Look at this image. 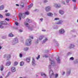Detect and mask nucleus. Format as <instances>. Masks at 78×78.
Here are the masks:
<instances>
[{
	"label": "nucleus",
	"mask_w": 78,
	"mask_h": 78,
	"mask_svg": "<svg viewBox=\"0 0 78 78\" xmlns=\"http://www.w3.org/2000/svg\"><path fill=\"white\" fill-rule=\"evenodd\" d=\"M19 31L20 32H23V30L22 29L20 30Z\"/></svg>",
	"instance_id": "obj_53"
},
{
	"label": "nucleus",
	"mask_w": 78,
	"mask_h": 78,
	"mask_svg": "<svg viewBox=\"0 0 78 78\" xmlns=\"http://www.w3.org/2000/svg\"><path fill=\"white\" fill-rule=\"evenodd\" d=\"M68 55H72V52H69L67 53Z\"/></svg>",
	"instance_id": "obj_36"
},
{
	"label": "nucleus",
	"mask_w": 78,
	"mask_h": 78,
	"mask_svg": "<svg viewBox=\"0 0 78 78\" xmlns=\"http://www.w3.org/2000/svg\"><path fill=\"white\" fill-rule=\"evenodd\" d=\"M62 3L63 4V5H64V4H65V2L64 1H62Z\"/></svg>",
	"instance_id": "obj_57"
},
{
	"label": "nucleus",
	"mask_w": 78,
	"mask_h": 78,
	"mask_svg": "<svg viewBox=\"0 0 78 78\" xmlns=\"http://www.w3.org/2000/svg\"><path fill=\"white\" fill-rule=\"evenodd\" d=\"M70 69H69L67 70V74H70Z\"/></svg>",
	"instance_id": "obj_29"
},
{
	"label": "nucleus",
	"mask_w": 78,
	"mask_h": 78,
	"mask_svg": "<svg viewBox=\"0 0 78 78\" xmlns=\"http://www.w3.org/2000/svg\"><path fill=\"white\" fill-rule=\"evenodd\" d=\"M71 0H66V2L67 3H69L70 1Z\"/></svg>",
	"instance_id": "obj_52"
},
{
	"label": "nucleus",
	"mask_w": 78,
	"mask_h": 78,
	"mask_svg": "<svg viewBox=\"0 0 78 78\" xmlns=\"http://www.w3.org/2000/svg\"><path fill=\"white\" fill-rule=\"evenodd\" d=\"M58 77V74H56L55 75V78H57Z\"/></svg>",
	"instance_id": "obj_43"
},
{
	"label": "nucleus",
	"mask_w": 78,
	"mask_h": 78,
	"mask_svg": "<svg viewBox=\"0 0 78 78\" xmlns=\"http://www.w3.org/2000/svg\"><path fill=\"white\" fill-rule=\"evenodd\" d=\"M33 6V4H31L30 5H29V6H28V8H30L31 7H32Z\"/></svg>",
	"instance_id": "obj_32"
},
{
	"label": "nucleus",
	"mask_w": 78,
	"mask_h": 78,
	"mask_svg": "<svg viewBox=\"0 0 78 78\" xmlns=\"http://www.w3.org/2000/svg\"><path fill=\"white\" fill-rule=\"evenodd\" d=\"M32 40L30 39H27L26 40V41L25 43V45H27V46H30L31 45Z\"/></svg>",
	"instance_id": "obj_1"
},
{
	"label": "nucleus",
	"mask_w": 78,
	"mask_h": 78,
	"mask_svg": "<svg viewBox=\"0 0 78 78\" xmlns=\"http://www.w3.org/2000/svg\"><path fill=\"white\" fill-rule=\"evenodd\" d=\"M43 57H44L45 58H48V56L46 55H43Z\"/></svg>",
	"instance_id": "obj_39"
},
{
	"label": "nucleus",
	"mask_w": 78,
	"mask_h": 78,
	"mask_svg": "<svg viewBox=\"0 0 78 78\" xmlns=\"http://www.w3.org/2000/svg\"><path fill=\"white\" fill-rule=\"evenodd\" d=\"M41 76H44V78H46V74H45V73H41Z\"/></svg>",
	"instance_id": "obj_18"
},
{
	"label": "nucleus",
	"mask_w": 78,
	"mask_h": 78,
	"mask_svg": "<svg viewBox=\"0 0 78 78\" xmlns=\"http://www.w3.org/2000/svg\"><path fill=\"white\" fill-rule=\"evenodd\" d=\"M40 20H41V22H42V20H43V18H42L40 19Z\"/></svg>",
	"instance_id": "obj_59"
},
{
	"label": "nucleus",
	"mask_w": 78,
	"mask_h": 78,
	"mask_svg": "<svg viewBox=\"0 0 78 78\" xmlns=\"http://www.w3.org/2000/svg\"><path fill=\"white\" fill-rule=\"evenodd\" d=\"M28 49H29V48H24L23 49V50L24 51H28Z\"/></svg>",
	"instance_id": "obj_24"
},
{
	"label": "nucleus",
	"mask_w": 78,
	"mask_h": 78,
	"mask_svg": "<svg viewBox=\"0 0 78 78\" xmlns=\"http://www.w3.org/2000/svg\"><path fill=\"white\" fill-rule=\"evenodd\" d=\"M25 14L26 15H29L30 13H29L28 12H25Z\"/></svg>",
	"instance_id": "obj_40"
},
{
	"label": "nucleus",
	"mask_w": 78,
	"mask_h": 78,
	"mask_svg": "<svg viewBox=\"0 0 78 78\" xmlns=\"http://www.w3.org/2000/svg\"><path fill=\"white\" fill-rule=\"evenodd\" d=\"M44 3H47V2H48V1L45 0L44 1Z\"/></svg>",
	"instance_id": "obj_55"
},
{
	"label": "nucleus",
	"mask_w": 78,
	"mask_h": 78,
	"mask_svg": "<svg viewBox=\"0 0 78 78\" xmlns=\"http://www.w3.org/2000/svg\"><path fill=\"white\" fill-rule=\"evenodd\" d=\"M59 18H56L55 19V20H59Z\"/></svg>",
	"instance_id": "obj_54"
},
{
	"label": "nucleus",
	"mask_w": 78,
	"mask_h": 78,
	"mask_svg": "<svg viewBox=\"0 0 78 78\" xmlns=\"http://www.w3.org/2000/svg\"><path fill=\"white\" fill-rule=\"evenodd\" d=\"M70 60H72V61H73L74 60V58L73 57H71L69 58Z\"/></svg>",
	"instance_id": "obj_37"
},
{
	"label": "nucleus",
	"mask_w": 78,
	"mask_h": 78,
	"mask_svg": "<svg viewBox=\"0 0 78 78\" xmlns=\"http://www.w3.org/2000/svg\"><path fill=\"white\" fill-rule=\"evenodd\" d=\"M74 64H77L78 63V59H76L74 62Z\"/></svg>",
	"instance_id": "obj_33"
},
{
	"label": "nucleus",
	"mask_w": 78,
	"mask_h": 78,
	"mask_svg": "<svg viewBox=\"0 0 78 78\" xmlns=\"http://www.w3.org/2000/svg\"><path fill=\"white\" fill-rule=\"evenodd\" d=\"M4 8V6H3V5H2L0 6V10H2V9H3Z\"/></svg>",
	"instance_id": "obj_26"
},
{
	"label": "nucleus",
	"mask_w": 78,
	"mask_h": 78,
	"mask_svg": "<svg viewBox=\"0 0 78 78\" xmlns=\"http://www.w3.org/2000/svg\"><path fill=\"white\" fill-rule=\"evenodd\" d=\"M15 23L16 25H19V23H18L17 22H15Z\"/></svg>",
	"instance_id": "obj_49"
},
{
	"label": "nucleus",
	"mask_w": 78,
	"mask_h": 78,
	"mask_svg": "<svg viewBox=\"0 0 78 78\" xmlns=\"http://www.w3.org/2000/svg\"><path fill=\"white\" fill-rule=\"evenodd\" d=\"M9 37H13L14 36V35L13 34H10L9 35Z\"/></svg>",
	"instance_id": "obj_34"
},
{
	"label": "nucleus",
	"mask_w": 78,
	"mask_h": 78,
	"mask_svg": "<svg viewBox=\"0 0 78 78\" xmlns=\"http://www.w3.org/2000/svg\"><path fill=\"white\" fill-rule=\"evenodd\" d=\"M64 22V20H59L58 22L56 23V24L58 25H62V23Z\"/></svg>",
	"instance_id": "obj_7"
},
{
	"label": "nucleus",
	"mask_w": 78,
	"mask_h": 78,
	"mask_svg": "<svg viewBox=\"0 0 78 78\" xmlns=\"http://www.w3.org/2000/svg\"><path fill=\"white\" fill-rule=\"evenodd\" d=\"M49 61H51V66H54V62L53 60H52L50 58H49Z\"/></svg>",
	"instance_id": "obj_16"
},
{
	"label": "nucleus",
	"mask_w": 78,
	"mask_h": 78,
	"mask_svg": "<svg viewBox=\"0 0 78 78\" xmlns=\"http://www.w3.org/2000/svg\"><path fill=\"white\" fill-rule=\"evenodd\" d=\"M29 37H30V38H31V39H33V36L32 35H30L29 36Z\"/></svg>",
	"instance_id": "obj_46"
},
{
	"label": "nucleus",
	"mask_w": 78,
	"mask_h": 78,
	"mask_svg": "<svg viewBox=\"0 0 78 78\" xmlns=\"http://www.w3.org/2000/svg\"><path fill=\"white\" fill-rule=\"evenodd\" d=\"M10 65H11V62L10 61H9L7 62L6 65L9 66Z\"/></svg>",
	"instance_id": "obj_21"
},
{
	"label": "nucleus",
	"mask_w": 78,
	"mask_h": 78,
	"mask_svg": "<svg viewBox=\"0 0 78 78\" xmlns=\"http://www.w3.org/2000/svg\"><path fill=\"white\" fill-rule=\"evenodd\" d=\"M40 58V55H38L37 57L36 58L37 59H39Z\"/></svg>",
	"instance_id": "obj_45"
},
{
	"label": "nucleus",
	"mask_w": 78,
	"mask_h": 78,
	"mask_svg": "<svg viewBox=\"0 0 78 78\" xmlns=\"http://www.w3.org/2000/svg\"><path fill=\"white\" fill-rule=\"evenodd\" d=\"M54 14L55 16H56V15H57V13H54Z\"/></svg>",
	"instance_id": "obj_63"
},
{
	"label": "nucleus",
	"mask_w": 78,
	"mask_h": 78,
	"mask_svg": "<svg viewBox=\"0 0 78 78\" xmlns=\"http://www.w3.org/2000/svg\"><path fill=\"white\" fill-rule=\"evenodd\" d=\"M18 16L20 20H21V17H22V18H23V19H24L25 17V14L22 13H19Z\"/></svg>",
	"instance_id": "obj_4"
},
{
	"label": "nucleus",
	"mask_w": 78,
	"mask_h": 78,
	"mask_svg": "<svg viewBox=\"0 0 78 78\" xmlns=\"http://www.w3.org/2000/svg\"><path fill=\"white\" fill-rule=\"evenodd\" d=\"M24 64V62H20V66H23Z\"/></svg>",
	"instance_id": "obj_27"
},
{
	"label": "nucleus",
	"mask_w": 78,
	"mask_h": 78,
	"mask_svg": "<svg viewBox=\"0 0 78 78\" xmlns=\"http://www.w3.org/2000/svg\"><path fill=\"white\" fill-rule=\"evenodd\" d=\"M30 57H29L26 58V61L27 62H30Z\"/></svg>",
	"instance_id": "obj_17"
},
{
	"label": "nucleus",
	"mask_w": 78,
	"mask_h": 78,
	"mask_svg": "<svg viewBox=\"0 0 78 78\" xmlns=\"http://www.w3.org/2000/svg\"><path fill=\"white\" fill-rule=\"evenodd\" d=\"M48 41V39H47V38H45L43 41V42L42 43V44H44V43H45V42H46V41Z\"/></svg>",
	"instance_id": "obj_25"
},
{
	"label": "nucleus",
	"mask_w": 78,
	"mask_h": 78,
	"mask_svg": "<svg viewBox=\"0 0 78 78\" xmlns=\"http://www.w3.org/2000/svg\"><path fill=\"white\" fill-rule=\"evenodd\" d=\"M76 7L74 6V10H75V9H76Z\"/></svg>",
	"instance_id": "obj_64"
},
{
	"label": "nucleus",
	"mask_w": 78,
	"mask_h": 78,
	"mask_svg": "<svg viewBox=\"0 0 78 78\" xmlns=\"http://www.w3.org/2000/svg\"><path fill=\"white\" fill-rule=\"evenodd\" d=\"M0 68H1V71H3V69H4L3 66V65H2L1 66Z\"/></svg>",
	"instance_id": "obj_30"
},
{
	"label": "nucleus",
	"mask_w": 78,
	"mask_h": 78,
	"mask_svg": "<svg viewBox=\"0 0 78 78\" xmlns=\"http://www.w3.org/2000/svg\"><path fill=\"white\" fill-rule=\"evenodd\" d=\"M11 71L12 72H16V68L14 67H12L11 69Z\"/></svg>",
	"instance_id": "obj_19"
},
{
	"label": "nucleus",
	"mask_w": 78,
	"mask_h": 78,
	"mask_svg": "<svg viewBox=\"0 0 78 78\" xmlns=\"http://www.w3.org/2000/svg\"><path fill=\"white\" fill-rule=\"evenodd\" d=\"M24 24L27 27H30V26L29 25V24H28V23L27 22H24Z\"/></svg>",
	"instance_id": "obj_23"
},
{
	"label": "nucleus",
	"mask_w": 78,
	"mask_h": 78,
	"mask_svg": "<svg viewBox=\"0 0 78 78\" xmlns=\"http://www.w3.org/2000/svg\"><path fill=\"white\" fill-rule=\"evenodd\" d=\"M22 56H23L22 54H20V58H22Z\"/></svg>",
	"instance_id": "obj_47"
},
{
	"label": "nucleus",
	"mask_w": 78,
	"mask_h": 78,
	"mask_svg": "<svg viewBox=\"0 0 78 78\" xmlns=\"http://www.w3.org/2000/svg\"><path fill=\"white\" fill-rule=\"evenodd\" d=\"M59 34H64L65 33V31L63 29H62L59 30Z\"/></svg>",
	"instance_id": "obj_5"
},
{
	"label": "nucleus",
	"mask_w": 78,
	"mask_h": 78,
	"mask_svg": "<svg viewBox=\"0 0 78 78\" xmlns=\"http://www.w3.org/2000/svg\"><path fill=\"white\" fill-rule=\"evenodd\" d=\"M54 6L55 7L57 8H59L61 7V5L59 4L58 5L56 4H55Z\"/></svg>",
	"instance_id": "obj_12"
},
{
	"label": "nucleus",
	"mask_w": 78,
	"mask_h": 78,
	"mask_svg": "<svg viewBox=\"0 0 78 78\" xmlns=\"http://www.w3.org/2000/svg\"><path fill=\"white\" fill-rule=\"evenodd\" d=\"M72 1L73 2H76V0H72Z\"/></svg>",
	"instance_id": "obj_61"
},
{
	"label": "nucleus",
	"mask_w": 78,
	"mask_h": 78,
	"mask_svg": "<svg viewBox=\"0 0 78 78\" xmlns=\"http://www.w3.org/2000/svg\"><path fill=\"white\" fill-rule=\"evenodd\" d=\"M7 22L5 21L0 22V28H4V25H6Z\"/></svg>",
	"instance_id": "obj_2"
},
{
	"label": "nucleus",
	"mask_w": 78,
	"mask_h": 78,
	"mask_svg": "<svg viewBox=\"0 0 78 78\" xmlns=\"http://www.w3.org/2000/svg\"><path fill=\"white\" fill-rule=\"evenodd\" d=\"M5 15L6 16H10V15H11V14L9 13H5Z\"/></svg>",
	"instance_id": "obj_31"
},
{
	"label": "nucleus",
	"mask_w": 78,
	"mask_h": 78,
	"mask_svg": "<svg viewBox=\"0 0 78 78\" xmlns=\"http://www.w3.org/2000/svg\"><path fill=\"white\" fill-rule=\"evenodd\" d=\"M59 12L60 14H61V15H62V14H64V11H63V10H59Z\"/></svg>",
	"instance_id": "obj_15"
},
{
	"label": "nucleus",
	"mask_w": 78,
	"mask_h": 78,
	"mask_svg": "<svg viewBox=\"0 0 78 78\" xmlns=\"http://www.w3.org/2000/svg\"><path fill=\"white\" fill-rule=\"evenodd\" d=\"M44 36L43 35L39 37V40L40 41H41V40H42V39H43L44 38Z\"/></svg>",
	"instance_id": "obj_22"
},
{
	"label": "nucleus",
	"mask_w": 78,
	"mask_h": 78,
	"mask_svg": "<svg viewBox=\"0 0 78 78\" xmlns=\"http://www.w3.org/2000/svg\"><path fill=\"white\" fill-rule=\"evenodd\" d=\"M17 43H18V39L17 38H16L11 41V45H15V44Z\"/></svg>",
	"instance_id": "obj_3"
},
{
	"label": "nucleus",
	"mask_w": 78,
	"mask_h": 78,
	"mask_svg": "<svg viewBox=\"0 0 78 78\" xmlns=\"http://www.w3.org/2000/svg\"><path fill=\"white\" fill-rule=\"evenodd\" d=\"M45 9L46 11H50V7L49 6L45 8Z\"/></svg>",
	"instance_id": "obj_10"
},
{
	"label": "nucleus",
	"mask_w": 78,
	"mask_h": 78,
	"mask_svg": "<svg viewBox=\"0 0 78 78\" xmlns=\"http://www.w3.org/2000/svg\"><path fill=\"white\" fill-rule=\"evenodd\" d=\"M56 59L57 60L58 63L59 64L61 62V60L59 59V57H58V58H56Z\"/></svg>",
	"instance_id": "obj_9"
},
{
	"label": "nucleus",
	"mask_w": 78,
	"mask_h": 78,
	"mask_svg": "<svg viewBox=\"0 0 78 78\" xmlns=\"http://www.w3.org/2000/svg\"><path fill=\"white\" fill-rule=\"evenodd\" d=\"M36 44H38L39 43V41L37 40L36 41Z\"/></svg>",
	"instance_id": "obj_51"
},
{
	"label": "nucleus",
	"mask_w": 78,
	"mask_h": 78,
	"mask_svg": "<svg viewBox=\"0 0 78 78\" xmlns=\"http://www.w3.org/2000/svg\"><path fill=\"white\" fill-rule=\"evenodd\" d=\"M20 5L22 8H23L24 7V3L22 2H20Z\"/></svg>",
	"instance_id": "obj_8"
},
{
	"label": "nucleus",
	"mask_w": 78,
	"mask_h": 78,
	"mask_svg": "<svg viewBox=\"0 0 78 78\" xmlns=\"http://www.w3.org/2000/svg\"><path fill=\"white\" fill-rule=\"evenodd\" d=\"M75 47V45L74 44H71L69 45V48L71 49L72 48H74V47Z\"/></svg>",
	"instance_id": "obj_13"
},
{
	"label": "nucleus",
	"mask_w": 78,
	"mask_h": 78,
	"mask_svg": "<svg viewBox=\"0 0 78 78\" xmlns=\"http://www.w3.org/2000/svg\"><path fill=\"white\" fill-rule=\"evenodd\" d=\"M7 58H8L7 59V60H8V59H9V58H11V55H7Z\"/></svg>",
	"instance_id": "obj_35"
},
{
	"label": "nucleus",
	"mask_w": 78,
	"mask_h": 78,
	"mask_svg": "<svg viewBox=\"0 0 78 78\" xmlns=\"http://www.w3.org/2000/svg\"><path fill=\"white\" fill-rule=\"evenodd\" d=\"M48 52V50H46L45 51V52H46V53H47Z\"/></svg>",
	"instance_id": "obj_60"
},
{
	"label": "nucleus",
	"mask_w": 78,
	"mask_h": 78,
	"mask_svg": "<svg viewBox=\"0 0 78 78\" xmlns=\"http://www.w3.org/2000/svg\"><path fill=\"white\" fill-rule=\"evenodd\" d=\"M64 74H65V72H64L63 73H62V75H64Z\"/></svg>",
	"instance_id": "obj_62"
},
{
	"label": "nucleus",
	"mask_w": 78,
	"mask_h": 78,
	"mask_svg": "<svg viewBox=\"0 0 78 78\" xmlns=\"http://www.w3.org/2000/svg\"><path fill=\"white\" fill-rule=\"evenodd\" d=\"M5 20H6V21H9V19L6 18L5 19Z\"/></svg>",
	"instance_id": "obj_50"
},
{
	"label": "nucleus",
	"mask_w": 78,
	"mask_h": 78,
	"mask_svg": "<svg viewBox=\"0 0 78 78\" xmlns=\"http://www.w3.org/2000/svg\"><path fill=\"white\" fill-rule=\"evenodd\" d=\"M2 39H6V36H3L2 37Z\"/></svg>",
	"instance_id": "obj_42"
},
{
	"label": "nucleus",
	"mask_w": 78,
	"mask_h": 78,
	"mask_svg": "<svg viewBox=\"0 0 78 78\" xmlns=\"http://www.w3.org/2000/svg\"><path fill=\"white\" fill-rule=\"evenodd\" d=\"M48 67L49 69H51V65H49L48 66Z\"/></svg>",
	"instance_id": "obj_58"
},
{
	"label": "nucleus",
	"mask_w": 78,
	"mask_h": 78,
	"mask_svg": "<svg viewBox=\"0 0 78 78\" xmlns=\"http://www.w3.org/2000/svg\"><path fill=\"white\" fill-rule=\"evenodd\" d=\"M49 73L50 75H53V74H54L53 71V70H52L50 69L49 70Z\"/></svg>",
	"instance_id": "obj_11"
},
{
	"label": "nucleus",
	"mask_w": 78,
	"mask_h": 78,
	"mask_svg": "<svg viewBox=\"0 0 78 78\" xmlns=\"http://www.w3.org/2000/svg\"><path fill=\"white\" fill-rule=\"evenodd\" d=\"M14 65L15 66H17V65L18 64V62H14Z\"/></svg>",
	"instance_id": "obj_38"
},
{
	"label": "nucleus",
	"mask_w": 78,
	"mask_h": 78,
	"mask_svg": "<svg viewBox=\"0 0 78 78\" xmlns=\"http://www.w3.org/2000/svg\"><path fill=\"white\" fill-rule=\"evenodd\" d=\"M32 59L33 60L32 62V64L34 66H35L36 65V62L35 61L34 58H32Z\"/></svg>",
	"instance_id": "obj_6"
},
{
	"label": "nucleus",
	"mask_w": 78,
	"mask_h": 78,
	"mask_svg": "<svg viewBox=\"0 0 78 78\" xmlns=\"http://www.w3.org/2000/svg\"><path fill=\"white\" fill-rule=\"evenodd\" d=\"M54 42H55V45H56V46H59V44L58 43L57 41H56L55 40H54Z\"/></svg>",
	"instance_id": "obj_14"
},
{
	"label": "nucleus",
	"mask_w": 78,
	"mask_h": 78,
	"mask_svg": "<svg viewBox=\"0 0 78 78\" xmlns=\"http://www.w3.org/2000/svg\"><path fill=\"white\" fill-rule=\"evenodd\" d=\"M27 21L29 22V23H31V20H29L28 18L27 19Z\"/></svg>",
	"instance_id": "obj_28"
},
{
	"label": "nucleus",
	"mask_w": 78,
	"mask_h": 78,
	"mask_svg": "<svg viewBox=\"0 0 78 78\" xmlns=\"http://www.w3.org/2000/svg\"><path fill=\"white\" fill-rule=\"evenodd\" d=\"M10 73V72H9L8 73V74L5 77V78H8V76H9V74Z\"/></svg>",
	"instance_id": "obj_41"
},
{
	"label": "nucleus",
	"mask_w": 78,
	"mask_h": 78,
	"mask_svg": "<svg viewBox=\"0 0 78 78\" xmlns=\"http://www.w3.org/2000/svg\"><path fill=\"white\" fill-rule=\"evenodd\" d=\"M7 56H8V55H5L4 56V58H6V57H7Z\"/></svg>",
	"instance_id": "obj_48"
},
{
	"label": "nucleus",
	"mask_w": 78,
	"mask_h": 78,
	"mask_svg": "<svg viewBox=\"0 0 78 78\" xmlns=\"http://www.w3.org/2000/svg\"><path fill=\"white\" fill-rule=\"evenodd\" d=\"M29 30H30V31H32V30H33V29L32 28H31V27H29Z\"/></svg>",
	"instance_id": "obj_44"
},
{
	"label": "nucleus",
	"mask_w": 78,
	"mask_h": 78,
	"mask_svg": "<svg viewBox=\"0 0 78 78\" xmlns=\"http://www.w3.org/2000/svg\"><path fill=\"white\" fill-rule=\"evenodd\" d=\"M47 15L48 16H50V17L53 16V14L49 12L47 14Z\"/></svg>",
	"instance_id": "obj_20"
},
{
	"label": "nucleus",
	"mask_w": 78,
	"mask_h": 78,
	"mask_svg": "<svg viewBox=\"0 0 78 78\" xmlns=\"http://www.w3.org/2000/svg\"><path fill=\"white\" fill-rule=\"evenodd\" d=\"M0 18H3V16L0 14Z\"/></svg>",
	"instance_id": "obj_56"
}]
</instances>
